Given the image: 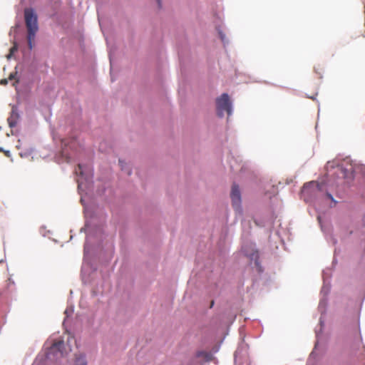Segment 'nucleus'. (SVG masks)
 Wrapping results in <instances>:
<instances>
[{
  "mask_svg": "<svg viewBox=\"0 0 365 365\" xmlns=\"http://www.w3.org/2000/svg\"><path fill=\"white\" fill-rule=\"evenodd\" d=\"M24 19L27 29V42L30 50L33 48L36 34L38 30V18L34 10L31 8L24 9Z\"/></svg>",
  "mask_w": 365,
  "mask_h": 365,
  "instance_id": "nucleus-1",
  "label": "nucleus"
},
{
  "mask_svg": "<svg viewBox=\"0 0 365 365\" xmlns=\"http://www.w3.org/2000/svg\"><path fill=\"white\" fill-rule=\"evenodd\" d=\"M216 109L220 117H222L225 112L228 116L232 114V103L228 94L222 93L216 99Z\"/></svg>",
  "mask_w": 365,
  "mask_h": 365,
  "instance_id": "nucleus-2",
  "label": "nucleus"
},
{
  "mask_svg": "<svg viewBox=\"0 0 365 365\" xmlns=\"http://www.w3.org/2000/svg\"><path fill=\"white\" fill-rule=\"evenodd\" d=\"M230 195L233 207L238 209L241 202V195L238 185L235 184L232 185Z\"/></svg>",
  "mask_w": 365,
  "mask_h": 365,
  "instance_id": "nucleus-3",
  "label": "nucleus"
},
{
  "mask_svg": "<svg viewBox=\"0 0 365 365\" xmlns=\"http://www.w3.org/2000/svg\"><path fill=\"white\" fill-rule=\"evenodd\" d=\"M19 119V114L16 108L13 107L9 117L7 119L8 123L11 128L16 126Z\"/></svg>",
  "mask_w": 365,
  "mask_h": 365,
  "instance_id": "nucleus-4",
  "label": "nucleus"
},
{
  "mask_svg": "<svg viewBox=\"0 0 365 365\" xmlns=\"http://www.w3.org/2000/svg\"><path fill=\"white\" fill-rule=\"evenodd\" d=\"M334 173L337 174L339 178H346L351 174V172L349 170L344 169L341 166H337Z\"/></svg>",
  "mask_w": 365,
  "mask_h": 365,
  "instance_id": "nucleus-5",
  "label": "nucleus"
},
{
  "mask_svg": "<svg viewBox=\"0 0 365 365\" xmlns=\"http://www.w3.org/2000/svg\"><path fill=\"white\" fill-rule=\"evenodd\" d=\"M76 365H86V361L84 356H81L76 360Z\"/></svg>",
  "mask_w": 365,
  "mask_h": 365,
  "instance_id": "nucleus-6",
  "label": "nucleus"
},
{
  "mask_svg": "<svg viewBox=\"0 0 365 365\" xmlns=\"http://www.w3.org/2000/svg\"><path fill=\"white\" fill-rule=\"evenodd\" d=\"M309 185L316 186L319 190H323V187H324L323 183L319 184L316 182H311L309 183Z\"/></svg>",
  "mask_w": 365,
  "mask_h": 365,
  "instance_id": "nucleus-7",
  "label": "nucleus"
},
{
  "mask_svg": "<svg viewBox=\"0 0 365 365\" xmlns=\"http://www.w3.org/2000/svg\"><path fill=\"white\" fill-rule=\"evenodd\" d=\"M76 174H79L81 175H83V166L81 164H78V169L76 170Z\"/></svg>",
  "mask_w": 365,
  "mask_h": 365,
  "instance_id": "nucleus-8",
  "label": "nucleus"
},
{
  "mask_svg": "<svg viewBox=\"0 0 365 365\" xmlns=\"http://www.w3.org/2000/svg\"><path fill=\"white\" fill-rule=\"evenodd\" d=\"M2 152L5 154V155H6V156H7V157H10V156H11L10 151H9V150H4L3 149V151H2Z\"/></svg>",
  "mask_w": 365,
  "mask_h": 365,
  "instance_id": "nucleus-9",
  "label": "nucleus"
},
{
  "mask_svg": "<svg viewBox=\"0 0 365 365\" xmlns=\"http://www.w3.org/2000/svg\"><path fill=\"white\" fill-rule=\"evenodd\" d=\"M63 341H58V343H56L54 345L60 347L61 346L63 345Z\"/></svg>",
  "mask_w": 365,
  "mask_h": 365,
  "instance_id": "nucleus-10",
  "label": "nucleus"
},
{
  "mask_svg": "<svg viewBox=\"0 0 365 365\" xmlns=\"http://www.w3.org/2000/svg\"><path fill=\"white\" fill-rule=\"evenodd\" d=\"M220 38L222 41H225V36L224 34H222V33H220Z\"/></svg>",
  "mask_w": 365,
  "mask_h": 365,
  "instance_id": "nucleus-11",
  "label": "nucleus"
},
{
  "mask_svg": "<svg viewBox=\"0 0 365 365\" xmlns=\"http://www.w3.org/2000/svg\"><path fill=\"white\" fill-rule=\"evenodd\" d=\"M327 197L331 199V200H334V198L332 197V195L331 194H329V192L327 193Z\"/></svg>",
  "mask_w": 365,
  "mask_h": 365,
  "instance_id": "nucleus-12",
  "label": "nucleus"
},
{
  "mask_svg": "<svg viewBox=\"0 0 365 365\" xmlns=\"http://www.w3.org/2000/svg\"><path fill=\"white\" fill-rule=\"evenodd\" d=\"M159 7L161 6L160 0H157Z\"/></svg>",
  "mask_w": 365,
  "mask_h": 365,
  "instance_id": "nucleus-13",
  "label": "nucleus"
},
{
  "mask_svg": "<svg viewBox=\"0 0 365 365\" xmlns=\"http://www.w3.org/2000/svg\"><path fill=\"white\" fill-rule=\"evenodd\" d=\"M214 301H212L211 303H210V308H212L214 305Z\"/></svg>",
  "mask_w": 365,
  "mask_h": 365,
  "instance_id": "nucleus-14",
  "label": "nucleus"
},
{
  "mask_svg": "<svg viewBox=\"0 0 365 365\" xmlns=\"http://www.w3.org/2000/svg\"><path fill=\"white\" fill-rule=\"evenodd\" d=\"M203 354H204L203 352H199V353L197 354V356H200L202 355Z\"/></svg>",
  "mask_w": 365,
  "mask_h": 365,
  "instance_id": "nucleus-15",
  "label": "nucleus"
},
{
  "mask_svg": "<svg viewBox=\"0 0 365 365\" xmlns=\"http://www.w3.org/2000/svg\"><path fill=\"white\" fill-rule=\"evenodd\" d=\"M6 83H7V80H4V81L2 82V83H4V84H6Z\"/></svg>",
  "mask_w": 365,
  "mask_h": 365,
  "instance_id": "nucleus-16",
  "label": "nucleus"
},
{
  "mask_svg": "<svg viewBox=\"0 0 365 365\" xmlns=\"http://www.w3.org/2000/svg\"><path fill=\"white\" fill-rule=\"evenodd\" d=\"M15 49H16L15 47H13V48H11V51H13Z\"/></svg>",
  "mask_w": 365,
  "mask_h": 365,
  "instance_id": "nucleus-17",
  "label": "nucleus"
},
{
  "mask_svg": "<svg viewBox=\"0 0 365 365\" xmlns=\"http://www.w3.org/2000/svg\"><path fill=\"white\" fill-rule=\"evenodd\" d=\"M13 78V75L10 74V78Z\"/></svg>",
  "mask_w": 365,
  "mask_h": 365,
  "instance_id": "nucleus-18",
  "label": "nucleus"
},
{
  "mask_svg": "<svg viewBox=\"0 0 365 365\" xmlns=\"http://www.w3.org/2000/svg\"><path fill=\"white\" fill-rule=\"evenodd\" d=\"M0 151H3V148H0Z\"/></svg>",
  "mask_w": 365,
  "mask_h": 365,
  "instance_id": "nucleus-19",
  "label": "nucleus"
},
{
  "mask_svg": "<svg viewBox=\"0 0 365 365\" xmlns=\"http://www.w3.org/2000/svg\"><path fill=\"white\" fill-rule=\"evenodd\" d=\"M187 365H192V364H187Z\"/></svg>",
  "mask_w": 365,
  "mask_h": 365,
  "instance_id": "nucleus-20",
  "label": "nucleus"
}]
</instances>
